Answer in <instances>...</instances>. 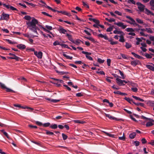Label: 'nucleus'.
<instances>
[{"mask_svg": "<svg viewBox=\"0 0 154 154\" xmlns=\"http://www.w3.org/2000/svg\"><path fill=\"white\" fill-rule=\"evenodd\" d=\"M119 72L120 74V75L122 76V78L123 79H124L125 78V77L124 76V74L122 72L121 70H119Z\"/></svg>", "mask_w": 154, "mask_h": 154, "instance_id": "bf43d9fd", "label": "nucleus"}, {"mask_svg": "<svg viewBox=\"0 0 154 154\" xmlns=\"http://www.w3.org/2000/svg\"><path fill=\"white\" fill-rule=\"evenodd\" d=\"M83 93H77L76 94V95L77 97H80L82 96L83 95Z\"/></svg>", "mask_w": 154, "mask_h": 154, "instance_id": "864d4df0", "label": "nucleus"}, {"mask_svg": "<svg viewBox=\"0 0 154 154\" xmlns=\"http://www.w3.org/2000/svg\"><path fill=\"white\" fill-rule=\"evenodd\" d=\"M136 5L138 6V8L140 12H143L145 9V6L144 5L142 4L140 2H137Z\"/></svg>", "mask_w": 154, "mask_h": 154, "instance_id": "7ed1b4c3", "label": "nucleus"}, {"mask_svg": "<svg viewBox=\"0 0 154 154\" xmlns=\"http://www.w3.org/2000/svg\"><path fill=\"white\" fill-rule=\"evenodd\" d=\"M145 13L148 15L151 14L152 15H154V14L152 13L151 11L147 8L145 9Z\"/></svg>", "mask_w": 154, "mask_h": 154, "instance_id": "4be33fe9", "label": "nucleus"}, {"mask_svg": "<svg viewBox=\"0 0 154 154\" xmlns=\"http://www.w3.org/2000/svg\"><path fill=\"white\" fill-rule=\"evenodd\" d=\"M9 18V15L5 13L4 12L2 14L1 17L0 18V20H8Z\"/></svg>", "mask_w": 154, "mask_h": 154, "instance_id": "f03ea898", "label": "nucleus"}, {"mask_svg": "<svg viewBox=\"0 0 154 154\" xmlns=\"http://www.w3.org/2000/svg\"><path fill=\"white\" fill-rule=\"evenodd\" d=\"M145 56L148 59H150L152 57V56L148 54H146Z\"/></svg>", "mask_w": 154, "mask_h": 154, "instance_id": "338daca9", "label": "nucleus"}, {"mask_svg": "<svg viewBox=\"0 0 154 154\" xmlns=\"http://www.w3.org/2000/svg\"><path fill=\"white\" fill-rule=\"evenodd\" d=\"M46 99L48 100L49 101L52 102L54 103H57L59 101H60V100H55V99H53L51 98H46Z\"/></svg>", "mask_w": 154, "mask_h": 154, "instance_id": "f3484780", "label": "nucleus"}, {"mask_svg": "<svg viewBox=\"0 0 154 154\" xmlns=\"http://www.w3.org/2000/svg\"><path fill=\"white\" fill-rule=\"evenodd\" d=\"M125 46L128 49L131 47V44H130L128 43V42H126L125 43Z\"/></svg>", "mask_w": 154, "mask_h": 154, "instance_id": "e433bc0d", "label": "nucleus"}, {"mask_svg": "<svg viewBox=\"0 0 154 154\" xmlns=\"http://www.w3.org/2000/svg\"><path fill=\"white\" fill-rule=\"evenodd\" d=\"M57 13H61L62 14L68 16H70L71 15H70V13H68L66 11H57Z\"/></svg>", "mask_w": 154, "mask_h": 154, "instance_id": "dca6fc26", "label": "nucleus"}, {"mask_svg": "<svg viewBox=\"0 0 154 154\" xmlns=\"http://www.w3.org/2000/svg\"><path fill=\"white\" fill-rule=\"evenodd\" d=\"M56 72L57 73H58L60 75H64L65 74H68L69 73V72H64V71L60 72L58 71H56Z\"/></svg>", "mask_w": 154, "mask_h": 154, "instance_id": "cd10ccee", "label": "nucleus"}, {"mask_svg": "<svg viewBox=\"0 0 154 154\" xmlns=\"http://www.w3.org/2000/svg\"><path fill=\"white\" fill-rule=\"evenodd\" d=\"M116 83L119 86H123L125 85L123 83V80L118 78H116Z\"/></svg>", "mask_w": 154, "mask_h": 154, "instance_id": "0eeeda50", "label": "nucleus"}, {"mask_svg": "<svg viewBox=\"0 0 154 154\" xmlns=\"http://www.w3.org/2000/svg\"><path fill=\"white\" fill-rule=\"evenodd\" d=\"M153 125V124L151 122H147L146 124V126L148 127L152 126Z\"/></svg>", "mask_w": 154, "mask_h": 154, "instance_id": "72a5a7b5", "label": "nucleus"}, {"mask_svg": "<svg viewBox=\"0 0 154 154\" xmlns=\"http://www.w3.org/2000/svg\"><path fill=\"white\" fill-rule=\"evenodd\" d=\"M137 22L139 24H143V21L142 20L138 18H137L136 19Z\"/></svg>", "mask_w": 154, "mask_h": 154, "instance_id": "2f4dec72", "label": "nucleus"}, {"mask_svg": "<svg viewBox=\"0 0 154 154\" xmlns=\"http://www.w3.org/2000/svg\"><path fill=\"white\" fill-rule=\"evenodd\" d=\"M128 3H132L134 5L136 4L134 0H128Z\"/></svg>", "mask_w": 154, "mask_h": 154, "instance_id": "052dcab7", "label": "nucleus"}, {"mask_svg": "<svg viewBox=\"0 0 154 154\" xmlns=\"http://www.w3.org/2000/svg\"><path fill=\"white\" fill-rule=\"evenodd\" d=\"M97 61L100 63H102L104 62V60H102L100 58H98L97 59Z\"/></svg>", "mask_w": 154, "mask_h": 154, "instance_id": "37998d69", "label": "nucleus"}, {"mask_svg": "<svg viewBox=\"0 0 154 154\" xmlns=\"http://www.w3.org/2000/svg\"><path fill=\"white\" fill-rule=\"evenodd\" d=\"M47 7V8L49 10H50L51 11H53L54 12H57V11H58L56 10L55 9H52L51 7H50L49 6H46Z\"/></svg>", "mask_w": 154, "mask_h": 154, "instance_id": "58836bf2", "label": "nucleus"}, {"mask_svg": "<svg viewBox=\"0 0 154 154\" xmlns=\"http://www.w3.org/2000/svg\"><path fill=\"white\" fill-rule=\"evenodd\" d=\"M133 103L137 106H139L140 105L142 106H144V104L143 103H136L134 102H133Z\"/></svg>", "mask_w": 154, "mask_h": 154, "instance_id": "4c0bfd02", "label": "nucleus"}, {"mask_svg": "<svg viewBox=\"0 0 154 154\" xmlns=\"http://www.w3.org/2000/svg\"><path fill=\"white\" fill-rule=\"evenodd\" d=\"M111 60L109 59H108L107 60V64L108 66H110Z\"/></svg>", "mask_w": 154, "mask_h": 154, "instance_id": "774afa93", "label": "nucleus"}, {"mask_svg": "<svg viewBox=\"0 0 154 154\" xmlns=\"http://www.w3.org/2000/svg\"><path fill=\"white\" fill-rule=\"evenodd\" d=\"M17 47L20 49L23 50L26 48V46L24 45L20 44L17 45Z\"/></svg>", "mask_w": 154, "mask_h": 154, "instance_id": "ddd939ff", "label": "nucleus"}, {"mask_svg": "<svg viewBox=\"0 0 154 154\" xmlns=\"http://www.w3.org/2000/svg\"><path fill=\"white\" fill-rule=\"evenodd\" d=\"M45 27L48 30H51L52 29V26L48 25L45 26Z\"/></svg>", "mask_w": 154, "mask_h": 154, "instance_id": "13d9d810", "label": "nucleus"}, {"mask_svg": "<svg viewBox=\"0 0 154 154\" xmlns=\"http://www.w3.org/2000/svg\"><path fill=\"white\" fill-rule=\"evenodd\" d=\"M58 30L60 33L65 34L67 32L66 30L63 28V27L61 26H60L59 29Z\"/></svg>", "mask_w": 154, "mask_h": 154, "instance_id": "f8f14e48", "label": "nucleus"}, {"mask_svg": "<svg viewBox=\"0 0 154 154\" xmlns=\"http://www.w3.org/2000/svg\"><path fill=\"white\" fill-rule=\"evenodd\" d=\"M141 117L142 119H146V120H151L152 122H154V120L150 118H148L146 117H145L144 116H141Z\"/></svg>", "mask_w": 154, "mask_h": 154, "instance_id": "c756f323", "label": "nucleus"}, {"mask_svg": "<svg viewBox=\"0 0 154 154\" xmlns=\"http://www.w3.org/2000/svg\"><path fill=\"white\" fill-rule=\"evenodd\" d=\"M5 40H6V41H7V42H8L10 44H16V42H12L11 41V40H9V39H6Z\"/></svg>", "mask_w": 154, "mask_h": 154, "instance_id": "ea45409f", "label": "nucleus"}, {"mask_svg": "<svg viewBox=\"0 0 154 154\" xmlns=\"http://www.w3.org/2000/svg\"><path fill=\"white\" fill-rule=\"evenodd\" d=\"M103 133H104L107 136H109V137H114V135L112 134H110L109 133L106 132L105 131H103Z\"/></svg>", "mask_w": 154, "mask_h": 154, "instance_id": "bb28decb", "label": "nucleus"}, {"mask_svg": "<svg viewBox=\"0 0 154 154\" xmlns=\"http://www.w3.org/2000/svg\"><path fill=\"white\" fill-rule=\"evenodd\" d=\"M62 135L63 140H65L67 139L68 136L66 135L63 133H62Z\"/></svg>", "mask_w": 154, "mask_h": 154, "instance_id": "49530a36", "label": "nucleus"}, {"mask_svg": "<svg viewBox=\"0 0 154 154\" xmlns=\"http://www.w3.org/2000/svg\"><path fill=\"white\" fill-rule=\"evenodd\" d=\"M105 115L106 117H108L109 119L111 120H115L116 121H118L119 119H117L116 118L114 117L109 114H107L105 113Z\"/></svg>", "mask_w": 154, "mask_h": 154, "instance_id": "6e6552de", "label": "nucleus"}, {"mask_svg": "<svg viewBox=\"0 0 154 154\" xmlns=\"http://www.w3.org/2000/svg\"><path fill=\"white\" fill-rule=\"evenodd\" d=\"M42 13L45 15L47 16L50 17H52L51 15H49V14L46 13V12L42 11Z\"/></svg>", "mask_w": 154, "mask_h": 154, "instance_id": "5fc2aeb1", "label": "nucleus"}, {"mask_svg": "<svg viewBox=\"0 0 154 154\" xmlns=\"http://www.w3.org/2000/svg\"><path fill=\"white\" fill-rule=\"evenodd\" d=\"M6 89V91L7 92H14V91L12 90V89L9 88H6L5 89Z\"/></svg>", "mask_w": 154, "mask_h": 154, "instance_id": "a18cd8bd", "label": "nucleus"}, {"mask_svg": "<svg viewBox=\"0 0 154 154\" xmlns=\"http://www.w3.org/2000/svg\"><path fill=\"white\" fill-rule=\"evenodd\" d=\"M0 85L2 88L3 89H5L7 88L4 84L2 83H0Z\"/></svg>", "mask_w": 154, "mask_h": 154, "instance_id": "4d7b16f0", "label": "nucleus"}, {"mask_svg": "<svg viewBox=\"0 0 154 154\" xmlns=\"http://www.w3.org/2000/svg\"><path fill=\"white\" fill-rule=\"evenodd\" d=\"M119 139L120 140L124 141L125 140V134L124 133L122 137H119Z\"/></svg>", "mask_w": 154, "mask_h": 154, "instance_id": "473e14b6", "label": "nucleus"}, {"mask_svg": "<svg viewBox=\"0 0 154 154\" xmlns=\"http://www.w3.org/2000/svg\"><path fill=\"white\" fill-rule=\"evenodd\" d=\"M3 5L4 7L6 8L7 9L10 8L12 11H18V10L16 8H15L14 7L10 5H6L5 4H3Z\"/></svg>", "mask_w": 154, "mask_h": 154, "instance_id": "423d86ee", "label": "nucleus"}, {"mask_svg": "<svg viewBox=\"0 0 154 154\" xmlns=\"http://www.w3.org/2000/svg\"><path fill=\"white\" fill-rule=\"evenodd\" d=\"M45 131H46V134L48 135H54V134L53 132H51L49 131H48L47 130H44Z\"/></svg>", "mask_w": 154, "mask_h": 154, "instance_id": "7c9ffc66", "label": "nucleus"}, {"mask_svg": "<svg viewBox=\"0 0 154 154\" xmlns=\"http://www.w3.org/2000/svg\"><path fill=\"white\" fill-rule=\"evenodd\" d=\"M125 30L128 32H133L134 31V30L133 28H126Z\"/></svg>", "mask_w": 154, "mask_h": 154, "instance_id": "f704fd0d", "label": "nucleus"}, {"mask_svg": "<svg viewBox=\"0 0 154 154\" xmlns=\"http://www.w3.org/2000/svg\"><path fill=\"white\" fill-rule=\"evenodd\" d=\"M40 26L41 28L44 31L48 33H49V32H50V31H49V30L43 27L42 26Z\"/></svg>", "mask_w": 154, "mask_h": 154, "instance_id": "c03bdc74", "label": "nucleus"}, {"mask_svg": "<svg viewBox=\"0 0 154 154\" xmlns=\"http://www.w3.org/2000/svg\"><path fill=\"white\" fill-rule=\"evenodd\" d=\"M150 63L152 65V66L148 64L146 65V66L148 69L154 72V64L152 63Z\"/></svg>", "mask_w": 154, "mask_h": 154, "instance_id": "1a4fd4ad", "label": "nucleus"}, {"mask_svg": "<svg viewBox=\"0 0 154 154\" xmlns=\"http://www.w3.org/2000/svg\"><path fill=\"white\" fill-rule=\"evenodd\" d=\"M29 29L32 31H33V32L36 33L37 34H38V33L37 30H40L39 29L38 27H36V28H31Z\"/></svg>", "mask_w": 154, "mask_h": 154, "instance_id": "5701e85b", "label": "nucleus"}, {"mask_svg": "<svg viewBox=\"0 0 154 154\" xmlns=\"http://www.w3.org/2000/svg\"><path fill=\"white\" fill-rule=\"evenodd\" d=\"M132 97L134 99H135L136 100H138L140 101L143 102L144 101V100L143 99L140 98H139L138 97H137V96H134V95L132 96Z\"/></svg>", "mask_w": 154, "mask_h": 154, "instance_id": "393cba45", "label": "nucleus"}, {"mask_svg": "<svg viewBox=\"0 0 154 154\" xmlns=\"http://www.w3.org/2000/svg\"><path fill=\"white\" fill-rule=\"evenodd\" d=\"M131 90L133 91L134 92H136L137 91L138 89L136 88L133 87L131 88Z\"/></svg>", "mask_w": 154, "mask_h": 154, "instance_id": "603ef678", "label": "nucleus"}, {"mask_svg": "<svg viewBox=\"0 0 154 154\" xmlns=\"http://www.w3.org/2000/svg\"><path fill=\"white\" fill-rule=\"evenodd\" d=\"M8 59H14L17 61H18L19 60V59H20V58L19 57L16 56L14 54L12 57H8Z\"/></svg>", "mask_w": 154, "mask_h": 154, "instance_id": "9b49d317", "label": "nucleus"}, {"mask_svg": "<svg viewBox=\"0 0 154 154\" xmlns=\"http://www.w3.org/2000/svg\"><path fill=\"white\" fill-rule=\"evenodd\" d=\"M136 135V134L135 132H133L130 134L129 135V137L131 139H134L135 138Z\"/></svg>", "mask_w": 154, "mask_h": 154, "instance_id": "412c9836", "label": "nucleus"}, {"mask_svg": "<svg viewBox=\"0 0 154 154\" xmlns=\"http://www.w3.org/2000/svg\"><path fill=\"white\" fill-rule=\"evenodd\" d=\"M38 20L35 18L33 17L31 21L26 22V24L28 26V28L29 29L31 28H35L38 27L36 26V24L38 25Z\"/></svg>", "mask_w": 154, "mask_h": 154, "instance_id": "f257e3e1", "label": "nucleus"}, {"mask_svg": "<svg viewBox=\"0 0 154 154\" xmlns=\"http://www.w3.org/2000/svg\"><path fill=\"white\" fill-rule=\"evenodd\" d=\"M81 42V41L80 39H78L76 40H74L72 42V43L76 45H79L80 43ZM82 42L83 43V42L82 41Z\"/></svg>", "mask_w": 154, "mask_h": 154, "instance_id": "2eb2a0df", "label": "nucleus"}, {"mask_svg": "<svg viewBox=\"0 0 154 154\" xmlns=\"http://www.w3.org/2000/svg\"><path fill=\"white\" fill-rule=\"evenodd\" d=\"M60 45L62 47H64V48H67L69 49H71L68 47V45H66L62 44L61 45Z\"/></svg>", "mask_w": 154, "mask_h": 154, "instance_id": "a19ab883", "label": "nucleus"}, {"mask_svg": "<svg viewBox=\"0 0 154 154\" xmlns=\"http://www.w3.org/2000/svg\"><path fill=\"white\" fill-rule=\"evenodd\" d=\"M125 34L124 33L120 36L119 37H120V39L119 40V42H125V40L124 38V35H125Z\"/></svg>", "mask_w": 154, "mask_h": 154, "instance_id": "4468645a", "label": "nucleus"}, {"mask_svg": "<svg viewBox=\"0 0 154 154\" xmlns=\"http://www.w3.org/2000/svg\"><path fill=\"white\" fill-rule=\"evenodd\" d=\"M114 24L119 27H122L123 29H125L127 26V25H124V23L121 22H115Z\"/></svg>", "mask_w": 154, "mask_h": 154, "instance_id": "39448f33", "label": "nucleus"}, {"mask_svg": "<svg viewBox=\"0 0 154 154\" xmlns=\"http://www.w3.org/2000/svg\"><path fill=\"white\" fill-rule=\"evenodd\" d=\"M93 21L98 25L99 24L100 21L98 20H96L95 19H93Z\"/></svg>", "mask_w": 154, "mask_h": 154, "instance_id": "de8ad7c7", "label": "nucleus"}, {"mask_svg": "<svg viewBox=\"0 0 154 154\" xmlns=\"http://www.w3.org/2000/svg\"><path fill=\"white\" fill-rule=\"evenodd\" d=\"M24 2L26 3L27 5H30L31 6H32L33 7H34L35 6V5L32 3H29L26 1H24Z\"/></svg>", "mask_w": 154, "mask_h": 154, "instance_id": "3c124183", "label": "nucleus"}, {"mask_svg": "<svg viewBox=\"0 0 154 154\" xmlns=\"http://www.w3.org/2000/svg\"><path fill=\"white\" fill-rule=\"evenodd\" d=\"M82 53L83 54H85L86 55L85 57L86 58L89 60H93L92 58L90 56H89V55H90L91 54V53L85 52L84 51H82Z\"/></svg>", "mask_w": 154, "mask_h": 154, "instance_id": "20e7f679", "label": "nucleus"}, {"mask_svg": "<svg viewBox=\"0 0 154 154\" xmlns=\"http://www.w3.org/2000/svg\"><path fill=\"white\" fill-rule=\"evenodd\" d=\"M74 121L75 123H79V124H83L84 123V122L81 121L79 120H74Z\"/></svg>", "mask_w": 154, "mask_h": 154, "instance_id": "6e6d98bb", "label": "nucleus"}, {"mask_svg": "<svg viewBox=\"0 0 154 154\" xmlns=\"http://www.w3.org/2000/svg\"><path fill=\"white\" fill-rule=\"evenodd\" d=\"M113 33L115 34H119L121 35L123 34L124 33L122 31H118L116 29L114 31Z\"/></svg>", "mask_w": 154, "mask_h": 154, "instance_id": "a211bd4d", "label": "nucleus"}, {"mask_svg": "<svg viewBox=\"0 0 154 154\" xmlns=\"http://www.w3.org/2000/svg\"><path fill=\"white\" fill-rule=\"evenodd\" d=\"M61 45V44H60V42L57 41H55L53 43V45L54 46H56L57 45Z\"/></svg>", "mask_w": 154, "mask_h": 154, "instance_id": "69168bd1", "label": "nucleus"}, {"mask_svg": "<svg viewBox=\"0 0 154 154\" xmlns=\"http://www.w3.org/2000/svg\"><path fill=\"white\" fill-rule=\"evenodd\" d=\"M114 13L116 14H117L119 16H122V13L119 12V11H114Z\"/></svg>", "mask_w": 154, "mask_h": 154, "instance_id": "0e129e2a", "label": "nucleus"}, {"mask_svg": "<svg viewBox=\"0 0 154 154\" xmlns=\"http://www.w3.org/2000/svg\"><path fill=\"white\" fill-rule=\"evenodd\" d=\"M124 99L126 100L128 102H129L130 103H131V102L133 103V102H134L133 101V100L132 99H130L129 97H125L124 98Z\"/></svg>", "mask_w": 154, "mask_h": 154, "instance_id": "b1692460", "label": "nucleus"}, {"mask_svg": "<svg viewBox=\"0 0 154 154\" xmlns=\"http://www.w3.org/2000/svg\"><path fill=\"white\" fill-rule=\"evenodd\" d=\"M24 18L27 20H30L31 17L29 16H26L24 17Z\"/></svg>", "mask_w": 154, "mask_h": 154, "instance_id": "79ce46f5", "label": "nucleus"}, {"mask_svg": "<svg viewBox=\"0 0 154 154\" xmlns=\"http://www.w3.org/2000/svg\"><path fill=\"white\" fill-rule=\"evenodd\" d=\"M35 123L36 124H37V125H38L39 126H41L42 125H43V124H42V122H41L39 121H37L35 122Z\"/></svg>", "mask_w": 154, "mask_h": 154, "instance_id": "680f3d73", "label": "nucleus"}, {"mask_svg": "<svg viewBox=\"0 0 154 154\" xmlns=\"http://www.w3.org/2000/svg\"><path fill=\"white\" fill-rule=\"evenodd\" d=\"M146 31L149 33H152L153 32L152 31L150 28H146Z\"/></svg>", "mask_w": 154, "mask_h": 154, "instance_id": "09e8293b", "label": "nucleus"}, {"mask_svg": "<svg viewBox=\"0 0 154 154\" xmlns=\"http://www.w3.org/2000/svg\"><path fill=\"white\" fill-rule=\"evenodd\" d=\"M148 103L152 106H154V101H149L148 102Z\"/></svg>", "mask_w": 154, "mask_h": 154, "instance_id": "e2e57ef3", "label": "nucleus"}, {"mask_svg": "<svg viewBox=\"0 0 154 154\" xmlns=\"http://www.w3.org/2000/svg\"><path fill=\"white\" fill-rule=\"evenodd\" d=\"M98 36L99 37L103 38L105 40H108V38L106 35H103L102 34H99L98 35Z\"/></svg>", "mask_w": 154, "mask_h": 154, "instance_id": "aec40b11", "label": "nucleus"}, {"mask_svg": "<svg viewBox=\"0 0 154 154\" xmlns=\"http://www.w3.org/2000/svg\"><path fill=\"white\" fill-rule=\"evenodd\" d=\"M140 63L139 61L137 60H136L131 62V64L134 66H135L137 65L138 64Z\"/></svg>", "mask_w": 154, "mask_h": 154, "instance_id": "9d476101", "label": "nucleus"}, {"mask_svg": "<svg viewBox=\"0 0 154 154\" xmlns=\"http://www.w3.org/2000/svg\"><path fill=\"white\" fill-rule=\"evenodd\" d=\"M42 53L41 52H39L37 53L36 56L39 58L41 59L42 57Z\"/></svg>", "mask_w": 154, "mask_h": 154, "instance_id": "a878e982", "label": "nucleus"}, {"mask_svg": "<svg viewBox=\"0 0 154 154\" xmlns=\"http://www.w3.org/2000/svg\"><path fill=\"white\" fill-rule=\"evenodd\" d=\"M84 37L86 39L89 40L91 41L94 42L95 41L94 39L92 38V37Z\"/></svg>", "mask_w": 154, "mask_h": 154, "instance_id": "c9c22d12", "label": "nucleus"}, {"mask_svg": "<svg viewBox=\"0 0 154 154\" xmlns=\"http://www.w3.org/2000/svg\"><path fill=\"white\" fill-rule=\"evenodd\" d=\"M50 127L53 129H55L57 128V125L56 124H54L51 125Z\"/></svg>", "mask_w": 154, "mask_h": 154, "instance_id": "c85d7f7f", "label": "nucleus"}, {"mask_svg": "<svg viewBox=\"0 0 154 154\" xmlns=\"http://www.w3.org/2000/svg\"><path fill=\"white\" fill-rule=\"evenodd\" d=\"M50 123L49 122L43 124V126L45 127L50 126Z\"/></svg>", "mask_w": 154, "mask_h": 154, "instance_id": "8fccbe9b", "label": "nucleus"}, {"mask_svg": "<svg viewBox=\"0 0 154 154\" xmlns=\"http://www.w3.org/2000/svg\"><path fill=\"white\" fill-rule=\"evenodd\" d=\"M149 4L151 7V9L152 10H154V0H151L149 2Z\"/></svg>", "mask_w": 154, "mask_h": 154, "instance_id": "6ab92c4d", "label": "nucleus"}]
</instances>
